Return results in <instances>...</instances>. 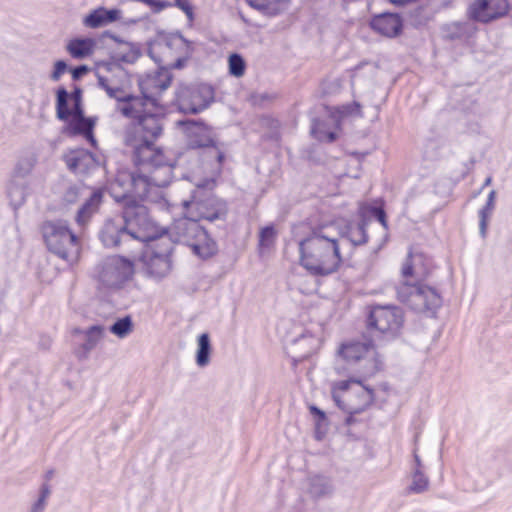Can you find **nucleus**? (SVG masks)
Here are the masks:
<instances>
[{"mask_svg": "<svg viewBox=\"0 0 512 512\" xmlns=\"http://www.w3.org/2000/svg\"><path fill=\"white\" fill-rule=\"evenodd\" d=\"M125 79V72L120 67H107L98 73L99 85L116 100L117 112L131 121L125 134V145L136 171L121 169L117 172L110 184V194L118 199L157 192L170 183L173 170L163 148L156 143L163 133L164 105L145 94H128Z\"/></svg>", "mask_w": 512, "mask_h": 512, "instance_id": "1", "label": "nucleus"}, {"mask_svg": "<svg viewBox=\"0 0 512 512\" xmlns=\"http://www.w3.org/2000/svg\"><path fill=\"white\" fill-rule=\"evenodd\" d=\"M298 246L300 264L311 275L328 276L343 263L339 241L328 232L327 225L313 227Z\"/></svg>", "mask_w": 512, "mask_h": 512, "instance_id": "2", "label": "nucleus"}, {"mask_svg": "<svg viewBox=\"0 0 512 512\" xmlns=\"http://www.w3.org/2000/svg\"><path fill=\"white\" fill-rule=\"evenodd\" d=\"M157 192H148L143 197L136 195H127L115 201L122 204L123 229L132 238L151 243L165 235V231L159 227L149 216L147 207L143 204L145 201H152V194Z\"/></svg>", "mask_w": 512, "mask_h": 512, "instance_id": "3", "label": "nucleus"}, {"mask_svg": "<svg viewBox=\"0 0 512 512\" xmlns=\"http://www.w3.org/2000/svg\"><path fill=\"white\" fill-rule=\"evenodd\" d=\"M366 377H349L332 383L331 396L338 408L359 414L375 403L376 390L365 383Z\"/></svg>", "mask_w": 512, "mask_h": 512, "instance_id": "4", "label": "nucleus"}, {"mask_svg": "<svg viewBox=\"0 0 512 512\" xmlns=\"http://www.w3.org/2000/svg\"><path fill=\"white\" fill-rule=\"evenodd\" d=\"M339 357L349 365L357 366L362 376H372L382 368V359L377 351V342L363 335L340 344Z\"/></svg>", "mask_w": 512, "mask_h": 512, "instance_id": "5", "label": "nucleus"}, {"mask_svg": "<svg viewBox=\"0 0 512 512\" xmlns=\"http://www.w3.org/2000/svg\"><path fill=\"white\" fill-rule=\"evenodd\" d=\"M47 249L59 258L74 263L80 258L81 242L62 221H45L40 226Z\"/></svg>", "mask_w": 512, "mask_h": 512, "instance_id": "6", "label": "nucleus"}, {"mask_svg": "<svg viewBox=\"0 0 512 512\" xmlns=\"http://www.w3.org/2000/svg\"><path fill=\"white\" fill-rule=\"evenodd\" d=\"M403 325L404 313L396 306H373L366 318L367 332L378 343L398 337Z\"/></svg>", "mask_w": 512, "mask_h": 512, "instance_id": "7", "label": "nucleus"}, {"mask_svg": "<svg viewBox=\"0 0 512 512\" xmlns=\"http://www.w3.org/2000/svg\"><path fill=\"white\" fill-rule=\"evenodd\" d=\"M226 212V204L215 196L212 189L197 186L189 201L184 202V215L178 220L199 223L201 220L213 221Z\"/></svg>", "mask_w": 512, "mask_h": 512, "instance_id": "8", "label": "nucleus"}, {"mask_svg": "<svg viewBox=\"0 0 512 512\" xmlns=\"http://www.w3.org/2000/svg\"><path fill=\"white\" fill-rule=\"evenodd\" d=\"M56 115L57 118L66 123L65 133L69 136H83L92 146L96 145L94 137V118L78 117L74 112V104H71L69 93L64 87L56 91Z\"/></svg>", "mask_w": 512, "mask_h": 512, "instance_id": "9", "label": "nucleus"}, {"mask_svg": "<svg viewBox=\"0 0 512 512\" xmlns=\"http://www.w3.org/2000/svg\"><path fill=\"white\" fill-rule=\"evenodd\" d=\"M171 232L177 241L189 246L193 253L202 259L210 258L217 252L216 242L199 223L175 220Z\"/></svg>", "mask_w": 512, "mask_h": 512, "instance_id": "10", "label": "nucleus"}, {"mask_svg": "<svg viewBox=\"0 0 512 512\" xmlns=\"http://www.w3.org/2000/svg\"><path fill=\"white\" fill-rule=\"evenodd\" d=\"M171 252L172 243L167 236L148 243L140 257L143 272L154 280L167 277L172 270Z\"/></svg>", "mask_w": 512, "mask_h": 512, "instance_id": "11", "label": "nucleus"}, {"mask_svg": "<svg viewBox=\"0 0 512 512\" xmlns=\"http://www.w3.org/2000/svg\"><path fill=\"white\" fill-rule=\"evenodd\" d=\"M400 299L415 311L431 313L433 315L442 305V298L439 292L435 288L421 283L407 290L406 296Z\"/></svg>", "mask_w": 512, "mask_h": 512, "instance_id": "12", "label": "nucleus"}, {"mask_svg": "<svg viewBox=\"0 0 512 512\" xmlns=\"http://www.w3.org/2000/svg\"><path fill=\"white\" fill-rule=\"evenodd\" d=\"M429 273L430 269L426 264V257L421 253L409 252L401 269L404 281L397 290L399 298H404L407 290L424 280Z\"/></svg>", "mask_w": 512, "mask_h": 512, "instance_id": "13", "label": "nucleus"}, {"mask_svg": "<svg viewBox=\"0 0 512 512\" xmlns=\"http://www.w3.org/2000/svg\"><path fill=\"white\" fill-rule=\"evenodd\" d=\"M509 11L508 0H475L468 8V16L474 21L489 23L505 17Z\"/></svg>", "mask_w": 512, "mask_h": 512, "instance_id": "14", "label": "nucleus"}, {"mask_svg": "<svg viewBox=\"0 0 512 512\" xmlns=\"http://www.w3.org/2000/svg\"><path fill=\"white\" fill-rule=\"evenodd\" d=\"M135 264L119 255L110 257L104 266V276L111 282L122 285L133 279Z\"/></svg>", "mask_w": 512, "mask_h": 512, "instance_id": "15", "label": "nucleus"}, {"mask_svg": "<svg viewBox=\"0 0 512 512\" xmlns=\"http://www.w3.org/2000/svg\"><path fill=\"white\" fill-rule=\"evenodd\" d=\"M163 52H167L171 60L167 63L172 68H182L191 57L193 45L181 35H172L162 45Z\"/></svg>", "mask_w": 512, "mask_h": 512, "instance_id": "16", "label": "nucleus"}, {"mask_svg": "<svg viewBox=\"0 0 512 512\" xmlns=\"http://www.w3.org/2000/svg\"><path fill=\"white\" fill-rule=\"evenodd\" d=\"M370 26L381 35L395 37L402 30V20L398 14L383 13L374 16L370 22Z\"/></svg>", "mask_w": 512, "mask_h": 512, "instance_id": "17", "label": "nucleus"}, {"mask_svg": "<svg viewBox=\"0 0 512 512\" xmlns=\"http://www.w3.org/2000/svg\"><path fill=\"white\" fill-rule=\"evenodd\" d=\"M120 18L118 9L107 10L105 8H97L88 14L84 19V24L90 28H98L117 21Z\"/></svg>", "mask_w": 512, "mask_h": 512, "instance_id": "18", "label": "nucleus"}, {"mask_svg": "<svg viewBox=\"0 0 512 512\" xmlns=\"http://www.w3.org/2000/svg\"><path fill=\"white\" fill-rule=\"evenodd\" d=\"M96 42L92 38H74L67 44L68 53L76 59L89 57L93 54Z\"/></svg>", "mask_w": 512, "mask_h": 512, "instance_id": "19", "label": "nucleus"}, {"mask_svg": "<svg viewBox=\"0 0 512 512\" xmlns=\"http://www.w3.org/2000/svg\"><path fill=\"white\" fill-rule=\"evenodd\" d=\"M191 145L196 148H211V153H213L216 159L217 170H221L225 159V155L217 147L214 138L210 135V132H205L203 134H195L191 141Z\"/></svg>", "mask_w": 512, "mask_h": 512, "instance_id": "20", "label": "nucleus"}, {"mask_svg": "<svg viewBox=\"0 0 512 512\" xmlns=\"http://www.w3.org/2000/svg\"><path fill=\"white\" fill-rule=\"evenodd\" d=\"M126 233L123 225H118L114 220L105 222L100 233V239L104 246L113 248L120 244L121 236Z\"/></svg>", "mask_w": 512, "mask_h": 512, "instance_id": "21", "label": "nucleus"}, {"mask_svg": "<svg viewBox=\"0 0 512 512\" xmlns=\"http://www.w3.org/2000/svg\"><path fill=\"white\" fill-rule=\"evenodd\" d=\"M289 1L290 0H246L251 7L270 16L277 15L285 10Z\"/></svg>", "mask_w": 512, "mask_h": 512, "instance_id": "22", "label": "nucleus"}, {"mask_svg": "<svg viewBox=\"0 0 512 512\" xmlns=\"http://www.w3.org/2000/svg\"><path fill=\"white\" fill-rule=\"evenodd\" d=\"M350 115H361V106L357 102L329 108V117L336 123L337 129H341V122Z\"/></svg>", "mask_w": 512, "mask_h": 512, "instance_id": "23", "label": "nucleus"}, {"mask_svg": "<svg viewBox=\"0 0 512 512\" xmlns=\"http://www.w3.org/2000/svg\"><path fill=\"white\" fill-rule=\"evenodd\" d=\"M85 342L81 345V354L86 356L104 336V328L102 326H92L85 331Z\"/></svg>", "mask_w": 512, "mask_h": 512, "instance_id": "24", "label": "nucleus"}, {"mask_svg": "<svg viewBox=\"0 0 512 512\" xmlns=\"http://www.w3.org/2000/svg\"><path fill=\"white\" fill-rule=\"evenodd\" d=\"M101 195L99 193H93L90 198L84 203V205L78 211L76 221L80 225H84L95 213L100 205Z\"/></svg>", "mask_w": 512, "mask_h": 512, "instance_id": "25", "label": "nucleus"}, {"mask_svg": "<svg viewBox=\"0 0 512 512\" xmlns=\"http://www.w3.org/2000/svg\"><path fill=\"white\" fill-rule=\"evenodd\" d=\"M211 344L207 333L198 337V349L196 353V363L200 367L206 366L210 361Z\"/></svg>", "mask_w": 512, "mask_h": 512, "instance_id": "26", "label": "nucleus"}, {"mask_svg": "<svg viewBox=\"0 0 512 512\" xmlns=\"http://www.w3.org/2000/svg\"><path fill=\"white\" fill-rule=\"evenodd\" d=\"M276 238L277 230L274 225L271 224L261 228L258 241L259 251L262 253L267 249H271L275 245Z\"/></svg>", "mask_w": 512, "mask_h": 512, "instance_id": "27", "label": "nucleus"}, {"mask_svg": "<svg viewBox=\"0 0 512 512\" xmlns=\"http://www.w3.org/2000/svg\"><path fill=\"white\" fill-rule=\"evenodd\" d=\"M134 328L132 318L130 316H125L123 318L118 319L111 327L110 332L122 339L127 337L130 333H132Z\"/></svg>", "mask_w": 512, "mask_h": 512, "instance_id": "28", "label": "nucleus"}, {"mask_svg": "<svg viewBox=\"0 0 512 512\" xmlns=\"http://www.w3.org/2000/svg\"><path fill=\"white\" fill-rule=\"evenodd\" d=\"M228 71L230 75L236 78L244 76L246 71V62L240 54L232 53L229 55Z\"/></svg>", "mask_w": 512, "mask_h": 512, "instance_id": "29", "label": "nucleus"}, {"mask_svg": "<svg viewBox=\"0 0 512 512\" xmlns=\"http://www.w3.org/2000/svg\"><path fill=\"white\" fill-rule=\"evenodd\" d=\"M171 80V76L167 72H158L154 76L147 78L146 85L149 88H155L162 92L170 86Z\"/></svg>", "mask_w": 512, "mask_h": 512, "instance_id": "30", "label": "nucleus"}, {"mask_svg": "<svg viewBox=\"0 0 512 512\" xmlns=\"http://www.w3.org/2000/svg\"><path fill=\"white\" fill-rule=\"evenodd\" d=\"M348 237L354 245L366 244L368 242L366 224L361 223L356 226L350 227L348 230Z\"/></svg>", "mask_w": 512, "mask_h": 512, "instance_id": "31", "label": "nucleus"}, {"mask_svg": "<svg viewBox=\"0 0 512 512\" xmlns=\"http://www.w3.org/2000/svg\"><path fill=\"white\" fill-rule=\"evenodd\" d=\"M494 194H495L494 191H492L489 194V201H488L487 205L484 208H482L480 210V212H479V216H480V232H481L483 237L486 234L487 222H488L489 216H490L492 208H493Z\"/></svg>", "mask_w": 512, "mask_h": 512, "instance_id": "32", "label": "nucleus"}, {"mask_svg": "<svg viewBox=\"0 0 512 512\" xmlns=\"http://www.w3.org/2000/svg\"><path fill=\"white\" fill-rule=\"evenodd\" d=\"M86 152L83 150H73L65 155V162L69 170L75 172L80 165V162L85 158Z\"/></svg>", "mask_w": 512, "mask_h": 512, "instance_id": "33", "label": "nucleus"}, {"mask_svg": "<svg viewBox=\"0 0 512 512\" xmlns=\"http://www.w3.org/2000/svg\"><path fill=\"white\" fill-rule=\"evenodd\" d=\"M366 209L370 215H372L373 217H375L378 220V222L382 225L384 230L388 231L389 224H388L387 215L383 208V205L378 206V207L377 206H369Z\"/></svg>", "mask_w": 512, "mask_h": 512, "instance_id": "34", "label": "nucleus"}, {"mask_svg": "<svg viewBox=\"0 0 512 512\" xmlns=\"http://www.w3.org/2000/svg\"><path fill=\"white\" fill-rule=\"evenodd\" d=\"M428 479L420 471H416L413 475V481L410 486V491L420 493L427 489Z\"/></svg>", "mask_w": 512, "mask_h": 512, "instance_id": "35", "label": "nucleus"}, {"mask_svg": "<svg viewBox=\"0 0 512 512\" xmlns=\"http://www.w3.org/2000/svg\"><path fill=\"white\" fill-rule=\"evenodd\" d=\"M71 104H74V112L78 117L84 116L82 108V91L79 88H75L72 93L69 94Z\"/></svg>", "mask_w": 512, "mask_h": 512, "instance_id": "36", "label": "nucleus"}, {"mask_svg": "<svg viewBox=\"0 0 512 512\" xmlns=\"http://www.w3.org/2000/svg\"><path fill=\"white\" fill-rule=\"evenodd\" d=\"M67 65L64 61L59 60L54 65V70L51 74V78L54 81H58L60 77L65 73Z\"/></svg>", "mask_w": 512, "mask_h": 512, "instance_id": "37", "label": "nucleus"}, {"mask_svg": "<svg viewBox=\"0 0 512 512\" xmlns=\"http://www.w3.org/2000/svg\"><path fill=\"white\" fill-rule=\"evenodd\" d=\"M313 133H315L320 140H325L327 142H333L337 139V134L335 132H322L317 127L313 128Z\"/></svg>", "mask_w": 512, "mask_h": 512, "instance_id": "38", "label": "nucleus"}, {"mask_svg": "<svg viewBox=\"0 0 512 512\" xmlns=\"http://www.w3.org/2000/svg\"><path fill=\"white\" fill-rule=\"evenodd\" d=\"M48 495H49L48 487L47 486H43L42 487V491H41L40 499L38 500V502L33 507V512H39L43 508L45 499L48 497Z\"/></svg>", "mask_w": 512, "mask_h": 512, "instance_id": "39", "label": "nucleus"}, {"mask_svg": "<svg viewBox=\"0 0 512 512\" xmlns=\"http://www.w3.org/2000/svg\"><path fill=\"white\" fill-rule=\"evenodd\" d=\"M309 410H310L311 414H313L315 417H317V419H318L317 420V425H319L320 422H323V421L326 420L325 413L322 410H320L319 408H317L316 406L311 405L309 407Z\"/></svg>", "mask_w": 512, "mask_h": 512, "instance_id": "40", "label": "nucleus"}, {"mask_svg": "<svg viewBox=\"0 0 512 512\" xmlns=\"http://www.w3.org/2000/svg\"><path fill=\"white\" fill-rule=\"evenodd\" d=\"M140 56V52L139 50H131L129 53H127L126 55H122L121 59L125 62H134L136 61Z\"/></svg>", "mask_w": 512, "mask_h": 512, "instance_id": "41", "label": "nucleus"}, {"mask_svg": "<svg viewBox=\"0 0 512 512\" xmlns=\"http://www.w3.org/2000/svg\"><path fill=\"white\" fill-rule=\"evenodd\" d=\"M88 71L86 66H79L72 70V76L74 79H78Z\"/></svg>", "mask_w": 512, "mask_h": 512, "instance_id": "42", "label": "nucleus"}, {"mask_svg": "<svg viewBox=\"0 0 512 512\" xmlns=\"http://www.w3.org/2000/svg\"><path fill=\"white\" fill-rule=\"evenodd\" d=\"M417 0H389L390 3L396 5V6H404L413 2H416Z\"/></svg>", "mask_w": 512, "mask_h": 512, "instance_id": "43", "label": "nucleus"}, {"mask_svg": "<svg viewBox=\"0 0 512 512\" xmlns=\"http://www.w3.org/2000/svg\"><path fill=\"white\" fill-rule=\"evenodd\" d=\"M491 180H492V179H491V177H488V178H487V179L485 180V183H484V185H485V186H488V185H490V183H491Z\"/></svg>", "mask_w": 512, "mask_h": 512, "instance_id": "44", "label": "nucleus"}]
</instances>
